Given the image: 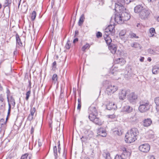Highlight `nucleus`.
<instances>
[{
  "instance_id": "nucleus-1",
  "label": "nucleus",
  "mask_w": 159,
  "mask_h": 159,
  "mask_svg": "<svg viewBox=\"0 0 159 159\" xmlns=\"http://www.w3.org/2000/svg\"><path fill=\"white\" fill-rule=\"evenodd\" d=\"M135 13L139 14V17L141 19L145 20L147 19L150 14L149 10L142 5H137L134 9Z\"/></svg>"
},
{
  "instance_id": "nucleus-2",
  "label": "nucleus",
  "mask_w": 159,
  "mask_h": 159,
  "mask_svg": "<svg viewBox=\"0 0 159 159\" xmlns=\"http://www.w3.org/2000/svg\"><path fill=\"white\" fill-rule=\"evenodd\" d=\"M139 133L138 129L135 128H132L128 131L125 136V141L128 143H131L137 139L136 137Z\"/></svg>"
},
{
  "instance_id": "nucleus-3",
  "label": "nucleus",
  "mask_w": 159,
  "mask_h": 159,
  "mask_svg": "<svg viewBox=\"0 0 159 159\" xmlns=\"http://www.w3.org/2000/svg\"><path fill=\"white\" fill-rule=\"evenodd\" d=\"M130 16L129 13L125 11H123L120 12V14H115L114 16L115 21L118 24H121L128 20L130 18Z\"/></svg>"
},
{
  "instance_id": "nucleus-4",
  "label": "nucleus",
  "mask_w": 159,
  "mask_h": 159,
  "mask_svg": "<svg viewBox=\"0 0 159 159\" xmlns=\"http://www.w3.org/2000/svg\"><path fill=\"white\" fill-rule=\"evenodd\" d=\"M139 110L141 112H144L148 111L150 108L151 105L148 102H140Z\"/></svg>"
},
{
  "instance_id": "nucleus-5",
  "label": "nucleus",
  "mask_w": 159,
  "mask_h": 159,
  "mask_svg": "<svg viewBox=\"0 0 159 159\" xmlns=\"http://www.w3.org/2000/svg\"><path fill=\"white\" fill-rule=\"evenodd\" d=\"M123 152L121 155H117L115 157V159H129L130 155V152L127 151L125 148L122 149Z\"/></svg>"
},
{
  "instance_id": "nucleus-6",
  "label": "nucleus",
  "mask_w": 159,
  "mask_h": 159,
  "mask_svg": "<svg viewBox=\"0 0 159 159\" xmlns=\"http://www.w3.org/2000/svg\"><path fill=\"white\" fill-rule=\"evenodd\" d=\"M84 133L85 135L81 138L82 142H85L86 140L90 139L93 137V133L91 130H85Z\"/></svg>"
},
{
  "instance_id": "nucleus-7",
  "label": "nucleus",
  "mask_w": 159,
  "mask_h": 159,
  "mask_svg": "<svg viewBox=\"0 0 159 159\" xmlns=\"http://www.w3.org/2000/svg\"><path fill=\"white\" fill-rule=\"evenodd\" d=\"M118 89V87L114 85H109L106 89V92L108 95H111Z\"/></svg>"
},
{
  "instance_id": "nucleus-8",
  "label": "nucleus",
  "mask_w": 159,
  "mask_h": 159,
  "mask_svg": "<svg viewBox=\"0 0 159 159\" xmlns=\"http://www.w3.org/2000/svg\"><path fill=\"white\" fill-rule=\"evenodd\" d=\"M150 146L147 143H145L141 144L139 147V150L143 152H148L150 149Z\"/></svg>"
},
{
  "instance_id": "nucleus-9",
  "label": "nucleus",
  "mask_w": 159,
  "mask_h": 159,
  "mask_svg": "<svg viewBox=\"0 0 159 159\" xmlns=\"http://www.w3.org/2000/svg\"><path fill=\"white\" fill-rule=\"evenodd\" d=\"M137 96L134 93L132 92L128 95V100L131 103H134L137 99Z\"/></svg>"
},
{
  "instance_id": "nucleus-10",
  "label": "nucleus",
  "mask_w": 159,
  "mask_h": 159,
  "mask_svg": "<svg viewBox=\"0 0 159 159\" xmlns=\"http://www.w3.org/2000/svg\"><path fill=\"white\" fill-rule=\"evenodd\" d=\"M126 91L125 89L121 90L119 93V97L120 99L124 100L126 97Z\"/></svg>"
},
{
  "instance_id": "nucleus-11",
  "label": "nucleus",
  "mask_w": 159,
  "mask_h": 159,
  "mask_svg": "<svg viewBox=\"0 0 159 159\" xmlns=\"http://www.w3.org/2000/svg\"><path fill=\"white\" fill-rule=\"evenodd\" d=\"M89 113L94 114V115H97V111L96 107L93 105H91L89 109Z\"/></svg>"
},
{
  "instance_id": "nucleus-12",
  "label": "nucleus",
  "mask_w": 159,
  "mask_h": 159,
  "mask_svg": "<svg viewBox=\"0 0 159 159\" xmlns=\"http://www.w3.org/2000/svg\"><path fill=\"white\" fill-rule=\"evenodd\" d=\"M108 45L109 46V49L110 51L113 54H115L116 53L117 49L116 46L115 45L112 43Z\"/></svg>"
},
{
  "instance_id": "nucleus-13",
  "label": "nucleus",
  "mask_w": 159,
  "mask_h": 159,
  "mask_svg": "<svg viewBox=\"0 0 159 159\" xmlns=\"http://www.w3.org/2000/svg\"><path fill=\"white\" fill-rule=\"evenodd\" d=\"M122 110L123 112L129 113L133 111V108L129 105H126L123 107Z\"/></svg>"
},
{
  "instance_id": "nucleus-14",
  "label": "nucleus",
  "mask_w": 159,
  "mask_h": 159,
  "mask_svg": "<svg viewBox=\"0 0 159 159\" xmlns=\"http://www.w3.org/2000/svg\"><path fill=\"white\" fill-rule=\"evenodd\" d=\"M152 120L150 118L145 119L143 121V125L144 126L148 127L150 126L152 123Z\"/></svg>"
},
{
  "instance_id": "nucleus-15",
  "label": "nucleus",
  "mask_w": 159,
  "mask_h": 159,
  "mask_svg": "<svg viewBox=\"0 0 159 159\" xmlns=\"http://www.w3.org/2000/svg\"><path fill=\"white\" fill-rule=\"evenodd\" d=\"M109 35H110L107 34L103 35L104 38L108 45L111 44L112 42V40L110 37L109 36Z\"/></svg>"
},
{
  "instance_id": "nucleus-16",
  "label": "nucleus",
  "mask_w": 159,
  "mask_h": 159,
  "mask_svg": "<svg viewBox=\"0 0 159 159\" xmlns=\"http://www.w3.org/2000/svg\"><path fill=\"white\" fill-rule=\"evenodd\" d=\"M107 27L110 30V31L111 32V35L113 36L115 32V25H111L108 26Z\"/></svg>"
},
{
  "instance_id": "nucleus-17",
  "label": "nucleus",
  "mask_w": 159,
  "mask_h": 159,
  "mask_svg": "<svg viewBox=\"0 0 159 159\" xmlns=\"http://www.w3.org/2000/svg\"><path fill=\"white\" fill-rule=\"evenodd\" d=\"M125 60L123 58H119L115 60L114 62L116 64H120L121 65L125 64Z\"/></svg>"
},
{
  "instance_id": "nucleus-18",
  "label": "nucleus",
  "mask_w": 159,
  "mask_h": 159,
  "mask_svg": "<svg viewBox=\"0 0 159 159\" xmlns=\"http://www.w3.org/2000/svg\"><path fill=\"white\" fill-rule=\"evenodd\" d=\"M16 36L17 45H18L20 47H22L23 46L22 43L21 42L19 36L17 33L16 34Z\"/></svg>"
},
{
  "instance_id": "nucleus-19",
  "label": "nucleus",
  "mask_w": 159,
  "mask_h": 159,
  "mask_svg": "<svg viewBox=\"0 0 159 159\" xmlns=\"http://www.w3.org/2000/svg\"><path fill=\"white\" fill-rule=\"evenodd\" d=\"M102 155L106 159H111L110 153L107 151L104 150Z\"/></svg>"
},
{
  "instance_id": "nucleus-20",
  "label": "nucleus",
  "mask_w": 159,
  "mask_h": 159,
  "mask_svg": "<svg viewBox=\"0 0 159 159\" xmlns=\"http://www.w3.org/2000/svg\"><path fill=\"white\" fill-rule=\"evenodd\" d=\"M113 132L115 134H116L118 135H120L122 134L123 130H122L121 128L120 127L119 129H114Z\"/></svg>"
},
{
  "instance_id": "nucleus-21",
  "label": "nucleus",
  "mask_w": 159,
  "mask_h": 159,
  "mask_svg": "<svg viewBox=\"0 0 159 159\" xmlns=\"http://www.w3.org/2000/svg\"><path fill=\"white\" fill-rule=\"evenodd\" d=\"M85 18L84 16V14H82L80 17L79 21L78 22V24L79 26H81L83 24Z\"/></svg>"
},
{
  "instance_id": "nucleus-22",
  "label": "nucleus",
  "mask_w": 159,
  "mask_h": 159,
  "mask_svg": "<svg viewBox=\"0 0 159 159\" xmlns=\"http://www.w3.org/2000/svg\"><path fill=\"white\" fill-rule=\"evenodd\" d=\"M4 122V120L3 119H1L0 120V127L3 130H4L6 126V123Z\"/></svg>"
},
{
  "instance_id": "nucleus-23",
  "label": "nucleus",
  "mask_w": 159,
  "mask_h": 159,
  "mask_svg": "<svg viewBox=\"0 0 159 159\" xmlns=\"http://www.w3.org/2000/svg\"><path fill=\"white\" fill-rule=\"evenodd\" d=\"M153 74H156L159 72V67L158 66H154L152 69Z\"/></svg>"
},
{
  "instance_id": "nucleus-24",
  "label": "nucleus",
  "mask_w": 159,
  "mask_h": 159,
  "mask_svg": "<svg viewBox=\"0 0 159 159\" xmlns=\"http://www.w3.org/2000/svg\"><path fill=\"white\" fill-rule=\"evenodd\" d=\"M130 45L131 47L141 49L142 48L140 44L136 42L131 43Z\"/></svg>"
},
{
  "instance_id": "nucleus-25",
  "label": "nucleus",
  "mask_w": 159,
  "mask_h": 159,
  "mask_svg": "<svg viewBox=\"0 0 159 159\" xmlns=\"http://www.w3.org/2000/svg\"><path fill=\"white\" fill-rule=\"evenodd\" d=\"M93 121L95 123L96 125H101V123L99 120V119L98 118L96 117Z\"/></svg>"
},
{
  "instance_id": "nucleus-26",
  "label": "nucleus",
  "mask_w": 159,
  "mask_h": 159,
  "mask_svg": "<svg viewBox=\"0 0 159 159\" xmlns=\"http://www.w3.org/2000/svg\"><path fill=\"white\" fill-rule=\"evenodd\" d=\"M99 134L102 137H105L106 135V133L105 130H102L100 129L99 132Z\"/></svg>"
},
{
  "instance_id": "nucleus-27",
  "label": "nucleus",
  "mask_w": 159,
  "mask_h": 159,
  "mask_svg": "<svg viewBox=\"0 0 159 159\" xmlns=\"http://www.w3.org/2000/svg\"><path fill=\"white\" fill-rule=\"evenodd\" d=\"M97 115H94V114L90 113L89 117L91 121H93L96 118V116Z\"/></svg>"
},
{
  "instance_id": "nucleus-28",
  "label": "nucleus",
  "mask_w": 159,
  "mask_h": 159,
  "mask_svg": "<svg viewBox=\"0 0 159 159\" xmlns=\"http://www.w3.org/2000/svg\"><path fill=\"white\" fill-rule=\"evenodd\" d=\"M53 149L55 158V159H57V146H56L53 147Z\"/></svg>"
},
{
  "instance_id": "nucleus-29",
  "label": "nucleus",
  "mask_w": 159,
  "mask_h": 159,
  "mask_svg": "<svg viewBox=\"0 0 159 159\" xmlns=\"http://www.w3.org/2000/svg\"><path fill=\"white\" fill-rule=\"evenodd\" d=\"M118 4L117 5L120 6H122L125 3V0H117Z\"/></svg>"
},
{
  "instance_id": "nucleus-30",
  "label": "nucleus",
  "mask_w": 159,
  "mask_h": 159,
  "mask_svg": "<svg viewBox=\"0 0 159 159\" xmlns=\"http://www.w3.org/2000/svg\"><path fill=\"white\" fill-rule=\"evenodd\" d=\"M90 47L89 44L88 43H87L82 47V50L84 52L86 49L89 48Z\"/></svg>"
},
{
  "instance_id": "nucleus-31",
  "label": "nucleus",
  "mask_w": 159,
  "mask_h": 159,
  "mask_svg": "<svg viewBox=\"0 0 159 159\" xmlns=\"http://www.w3.org/2000/svg\"><path fill=\"white\" fill-rule=\"evenodd\" d=\"M36 13L35 11H33L32 13V16L31 17V19L32 20H34L36 17Z\"/></svg>"
},
{
  "instance_id": "nucleus-32",
  "label": "nucleus",
  "mask_w": 159,
  "mask_h": 159,
  "mask_svg": "<svg viewBox=\"0 0 159 159\" xmlns=\"http://www.w3.org/2000/svg\"><path fill=\"white\" fill-rule=\"evenodd\" d=\"M154 101L157 106H159V97L155 98L154 99Z\"/></svg>"
},
{
  "instance_id": "nucleus-33",
  "label": "nucleus",
  "mask_w": 159,
  "mask_h": 159,
  "mask_svg": "<svg viewBox=\"0 0 159 159\" xmlns=\"http://www.w3.org/2000/svg\"><path fill=\"white\" fill-rule=\"evenodd\" d=\"M104 33V34L110 35V34H111V32L110 31V30L107 27L106 28L105 30Z\"/></svg>"
},
{
  "instance_id": "nucleus-34",
  "label": "nucleus",
  "mask_w": 159,
  "mask_h": 159,
  "mask_svg": "<svg viewBox=\"0 0 159 159\" xmlns=\"http://www.w3.org/2000/svg\"><path fill=\"white\" fill-rule=\"evenodd\" d=\"M57 80V75L55 74H54L52 78V80L54 82V83H55L56 81Z\"/></svg>"
},
{
  "instance_id": "nucleus-35",
  "label": "nucleus",
  "mask_w": 159,
  "mask_h": 159,
  "mask_svg": "<svg viewBox=\"0 0 159 159\" xmlns=\"http://www.w3.org/2000/svg\"><path fill=\"white\" fill-rule=\"evenodd\" d=\"M129 35L130 36V38H138V37L136 35V34L132 32H131L129 34Z\"/></svg>"
},
{
  "instance_id": "nucleus-36",
  "label": "nucleus",
  "mask_w": 159,
  "mask_h": 159,
  "mask_svg": "<svg viewBox=\"0 0 159 159\" xmlns=\"http://www.w3.org/2000/svg\"><path fill=\"white\" fill-rule=\"evenodd\" d=\"M155 30L154 28H151L150 29V33L152 36L154 35V34L155 33Z\"/></svg>"
},
{
  "instance_id": "nucleus-37",
  "label": "nucleus",
  "mask_w": 159,
  "mask_h": 159,
  "mask_svg": "<svg viewBox=\"0 0 159 159\" xmlns=\"http://www.w3.org/2000/svg\"><path fill=\"white\" fill-rule=\"evenodd\" d=\"M126 34V30H121L120 33L119 35L121 36H125Z\"/></svg>"
},
{
  "instance_id": "nucleus-38",
  "label": "nucleus",
  "mask_w": 159,
  "mask_h": 159,
  "mask_svg": "<svg viewBox=\"0 0 159 159\" xmlns=\"http://www.w3.org/2000/svg\"><path fill=\"white\" fill-rule=\"evenodd\" d=\"M10 103L14 107L15 104V102L14 99L12 97H11L10 100Z\"/></svg>"
},
{
  "instance_id": "nucleus-39",
  "label": "nucleus",
  "mask_w": 159,
  "mask_h": 159,
  "mask_svg": "<svg viewBox=\"0 0 159 159\" xmlns=\"http://www.w3.org/2000/svg\"><path fill=\"white\" fill-rule=\"evenodd\" d=\"M30 114L34 116L35 112V107H33L31 108L30 110Z\"/></svg>"
},
{
  "instance_id": "nucleus-40",
  "label": "nucleus",
  "mask_w": 159,
  "mask_h": 159,
  "mask_svg": "<svg viewBox=\"0 0 159 159\" xmlns=\"http://www.w3.org/2000/svg\"><path fill=\"white\" fill-rule=\"evenodd\" d=\"M70 43L69 40H68L67 43L65 46V47L67 49H69L70 48Z\"/></svg>"
},
{
  "instance_id": "nucleus-41",
  "label": "nucleus",
  "mask_w": 159,
  "mask_h": 159,
  "mask_svg": "<svg viewBox=\"0 0 159 159\" xmlns=\"http://www.w3.org/2000/svg\"><path fill=\"white\" fill-rule=\"evenodd\" d=\"M30 159V158L29 157L28 159V155L27 154H25L22 155L21 157V159Z\"/></svg>"
},
{
  "instance_id": "nucleus-42",
  "label": "nucleus",
  "mask_w": 159,
  "mask_h": 159,
  "mask_svg": "<svg viewBox=\"0 0 159 159\" xmlns=\"http://www.w3.org/2000/svg\"><path fill=\"white\" fill-rule=\"evenodd\" d=\"M30 91H27L26 93V97L25 98V99L26 100H28L29 99V97L30 96Z\"/></svg>"
},
{
  "instance_id": "nucleus-43",
  "label": "nucleus",
  "mask_w": 159,
  "mask_h": 159,
  "mask_svg": "<svg viewBox=\"0 0 159 159\" xmlns=\"http://www.w3.org/2000/svg\"><path fill=\"white\" fill-rule=\"evenodd\" d=\"M11 3V0H6L5 4L6 6H8Z\"/></svg>"
},
{
  "instance_id": "nucleus-44",
  "label": "nucleus",
  "mask_w": 159,
  "mask_h": 159,
  "mask_svg": "<svg viewBox=\"0 0 159 159\" xmlns=\"http://www.w3.org/2000/svg\"><path fill=\"white\" fill-rule=\"evenodd\" d=\"M112 105H113V106H112L111 107H110V104L108 105H107V109L108 110H111L113 108H114V109L115 108L114 107H113V106H115L114 104L113 103Z\"/></svg>"
},
{
  "instance_id": "nucleus-45",
  "label": "nucleus",
  "mask_w": 159,
  "mask_h": 159,
  "mask_svg": "<svg viewBox=\"0 0 159 159\" xmlns=\"http://www.w3.org/2000/svg\"><path fill=\"white\" fill-rule=\"evenodd\" d=\"M33 116H34L30 114L28 117L27 119L31 121L33 120Z\"/></svg>"
},
{
  "instance_id": "nucleus-46",
  "label": "nucleus",
  "mask_w": 159,
  "mask_h": 159,
  "mask_svg": "<svg viewBox=\"0 0 159 159\" xmlns=\"http://www.w3.org/2000/svg\"><path fill=\"white\" fill-rule=\"evenodd\" d=\"M102 35V33L100 32H98L96 34V36L98 38H99L101 37Z\"/></svg>"
},
{
  "instance_id": "nucleus-47",
  "label": "nucleus",
  "mask_w": 159,
  "mask_h": 159,
  "mask_svg": "<svg viewBox=\"0 0 159 159\" xmlns=\"http://www.w3.org/2000/svg\"><path fill=\"white\" fill-rule=\"evenodd\" d=\"M66 153L65 151V149L64 150L63 154V157H64V159H66Z\"/></svg>"
},
{
  "instance_id": "nucleus-48",
  "label": "nucleus",
  "mask_w": 159,
  "mask_h": 159,
  "mask_svg": "<svg viewBox=\"0 0 159 159\" xmlns=\"http://www.w3.org/2000/svg\"><path fill=\"white\" fill-rule=\"evenodd\" d=\"M148 52L150 54H153L155 53V52L153 51V50L151 49H148Z\"/></svg>"
},
{
  "instance_id": "nucleus-49",
  "label": "nucleus",
  "mask_w": 159,
  "mask_h": 159,
  "mask_svg": "<svg viewBox=\"0 0 159 159\" xmlns=\"http://www.w3.org/2000/svg\"><path fill=\"white\" fill-rule=\"evenodd\" d=\"M128 74L127 75H125V77L127 79L129 78L131 76L130 73H129V72H128Z\"/></svg>"
},
{
  "instance_id": "nucleus-50",
  "label": "nucleus",
  "mask_w": 159,
  "mask_h": 159,
  "mask_svg": "<svg viewBox=\"0 0 159 159\" xmlns=\"http://www.w3.org/2000/svg\"><path fill=\"white\" fill-rule=\"evenodd\" d=\"M120 38L122 40H125V36H121L119 35Z\"/></svg>"
},
{
  "instance_id": "nucleus-51",
  "label": "nucleus",
  "mask_w": 159,
  "mask_h": 159,
  "mask_svg": "<svg viewBox=\"0 0 159 159\" xmlns=\"http://www.w3.org/2000/svg\"><path fill=\"white\" fill-rule=\"evenodd\" d=\"M148 159H155V158L153 155H150L148 157Z\"/></svg>"
},
{
  "instance_id": "nucleus-52",
  "label": "nucleus",
  "mask_w": 159,
  "mask_h": 159,
  "mask_svg": "<svg viewBox=\"0 0 159 159\" xmlns=\"http://www.w3.org/2000/svg\"><path fill=\"white\" fill-rule=\"evenodd\" d=\"M81 104L80 103H79L78 104V106H77V109L79 110H80V109L81 107Z\"/></svg>"
},
{
  "instance_id": "nucleus-53",
  "label": "nucleus",
  "mask_w": 159,
  "mask_h": 159,
  "mask_svg": "<svg viewBox=\"0 0 159 159\" xmlns=\"http://www.w3.org/2000/svg\"><path fill=\"white\" fill-rule=\"evenodd\" d=\"M56 61H54L52 64V67H53L56 68Z\"/></svg>"
},
{
  "instance_id": "nucleus-54",
  "label": "nucleus",
  "mask_w": 159,
  "mask_h": 159,
  "mask_svg": "<svg viewBox=\"0 0 159 159\" xmlns=\"http://www.w3.org/2000/svg\"><path fill=\"white\" fill-rule=\"evenodd\" d=\"M144 58L143 57H141L140 59H139V60L141 62H143L144 61Z\"/></svg>"
},
{
  "instance_id": "nucleus-55",
  "label": "nucleus",
  "mask_w": 159,
  "mask_h": 159,
  "mask_svg": "<svg viewBox=\"0 0 159 159\" xmlns=\"http://www.w3.org/2000/svg\"><path fill=\"white\" fill-rule=\"evenodd\" d=\"M78 40V39L77 38H75L73 40V43H75L76 42H77Z\"/></svg>"
},
{
  "instance_id": "nucleus-56",
  "label": "nucleus",
  "mask_w": 159,
  "mask_h": 159,
  "mask_svg": "<svg viewBox=\"0 0 159 159\" xmlns=\"http://www.w3.org/2000/svg\"><path fill=\"white\" fill-rule=\"evenodd\" d=\"M79 34V31L78 30H76L75 32V35L74 36H75L76 35H78Z\"/></svg>"
},
{
  "instance_id": "nucleus-57",
  "label": "nucleus",
  "mask_w": 159,
  "mask_h": 159,
  "mask_svg": "<svg viewBox=\"0 0 159 159\" xmlns=\"http://www.w3.org/2000/svg\"><path fill=\"white\" fill-rule=\"evenodd\" d=\"M34 129L33 127L31 128V133L32 134L34 132Z\"/></svg>"
},
{
  "instance_id": "nucleus-58",
  "label": "nucleus",
  "mask_w": 159,
  "mask_h": 159,
  "mask_svg": "<svg viewBox=\"0 0 159 159\" xmlns=\"http://www.w3.org/2000/svg\"><path fill=\"white\" fill-rule=\"evenodd\" d=\"M3 89V87L2 86L1 84H0V92L2 91Z\"/></svg>"
},
{
  "instance_id": "nucleus-59",
  "label": "nucleus",
  "mask_w": 159,
  "mask_h": 159,
  "mask_svg": "<svg viewBox=\"0 0 159 159\" xmlns=\"http://www.w3.org/2000/svg\"><path fill=\"white\" fill-rule=\"evenodd\" d=\"M11 108H8V115H9L10 113V111H11Z\"/></svg>"
},
{
  "instance_id": "nucleus-60",
  "label": "nucleus",
  "mask_w": 159,
  "mask_h": 159,
  "mask_svg": "<svg viewBox=\"0 0 159 159\" xmlns=\"http://www.w3.org/2000/svg\"><path fill=\"white\" fill-rule=\"evenodd\" d=\"M4 130H3L2 128H1L0 127V134L1 133H3L2 132H3Z\"/></svg>"
},
{
  "instance_id": "nucleus-61",
  "label": "nucleus",
  "mask_w": 159,
  "mask_h": 159,
  "mask_svg": "<svg viewBox=\"0 0 159 159\" xmlns=\"http://www.w3.org/2000/svg\"><path fill=\"white\" fill-rule=\"evenodd\" d=\"M58 148H61L60 147V141H59L58 142Z\"/></svg>"
},
{
  "instance_id": "nucleus-62",
  "label": "nucleus",
  "mask_w": 159,
  "mask_h": 159,
  "mask_svg": "<svg viewBox=\"0 0 159 159\" xmlns=\"http://www.w3.org/2000/svg\"><path fill=\"white\" fill-rule=\"evenodd\" d=\"M78 103H81V99H78Z\"/></svg>"
},
{
  "instance_id": "nucleus-63",
  "label": "nucleus",
  "mask_w": 159,
  "mask_h": 159,
  "mask_svg": "<svg viewBox=\"0 0 159 159\" xmlns=\"http://www.w3.org/2000/svg\"><path fill=\"white\" fill-rule=\"evenodd\" d=\"M3 99L2 98H0V102H3Z\"/></svg>"
},
{
  "instance_id": "nucleus-64",
  "label": "nucleus",
  "mask_w": 159,
  "mask_h": 159,
  "mask_svg": "<svg viewBox=\"0 0 159 159\" xmlns=\"http://www.w3.org/2000/svg\"><path fill=\"white\" fill-rule=\"evenodd\" d=\"M67 0H62V2L65 3Z\"/></svg>"
}]
</instances>
